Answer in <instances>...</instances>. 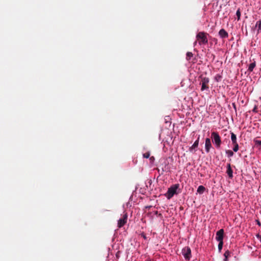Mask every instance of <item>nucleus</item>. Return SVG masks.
<instances>
[{
	"label": "nucleus",
	"instance_id": "9",
	"mask_svg": "<svg viewBox=\"0 0 261 261\" xmlns=\"http://www.w3.org/2000/svg\"><path fill=\"white\" fill-rule=\"evenodd\" d=\"M226 173L228 175V176H229V177L230 178H232V177H233V171H232V170L231 168V166H230V164H227V171H226Z\"/></svg>",
	"mask_w": 261,
	"mask_h": 261
},
{
	"label": "nucleus",
	"instance_id": "7",
	"mask_svg": "<svg viewBox=\"0 0 261 261\" xmlns=\"http://www.w3.org/2000/svg\"><path fill=\"white\" fill-rule=\"evenodd\" d=\"M224 230L221 229L216 232V239L218 242L223 241Z\"/></svg>",
	"mask_w": 261,
	"mask_h": 261
},
{
	"label": "nucleus",
	"instance_id": "17",
	"mask_svg": "<svg viewBox=\"0 0 261 261\" xmlns=\"http://www.w3.org/2000/svg\"><path fill=\"white\" fill-rule=\"evenodd\" d=\"M226 154L227 155L228 157H231L233 155V152L231 150H226L225 151Z\"/></svg>",
	"mask_w": 261,
	"mask_h": 261
},
{
	"label": "nucleus",
	"instance_id": "25",
	"mask_svg": "<svg viewBox=\"0 0 261 261\" xmlns=\"http://www.w3.org/2000/svg\"><path fill=\"white\" fill-rule=\"evenodd\" d=\"M149 160H150V162H153L154 161L155 159H154V156H152L149 158Z\"/></svg>",
	"mask_w": 261,
	"mask_h": 261
},
{
	"label": "nucleus",
	"instance_id": "15",
	"mask_svg": "<svg viewBox=\"0 0 261 261\" xmlns=\"http://www.w3.org/2000/svg\"><path fill=\"white\" fill-rule=\"evenodd\" d=\"M205 190V188L204 186H199L198 187L197 192L199 194H202L204 192Z\"/></svg>",
	"mask_w": 261,
	"mask_h": 261
},
{
	"label": "nucleus",
	"instance_id": "20",
	"mask_svg": "<svg viewBox=\"0 0 261 261\" xmlns=\"http://www.w3.org/2000/svg\"><path fill=\"white\" fill-rule=\"evenodd\" d=\"M236 15L237 16V19L238 20H239L240 19L241 17V11L240 9H238L236 12Z\"/></svg>",
	"mask_w": 261,
	"mask_h": 261
},
{
	"label": "nucleus",
	"instance_id": "27",
	"mask_svg": "<svg viewBox=\"0 0 261 261\" xmlns=\"http://www.w3.org/2000/svg\"><path fill=\"white\" fill-rule=\"evenodd\" d=\"M142 237H143L145 239H146V237L144 233H142Z\"/></svg>",
	"mask_w": 261,
	"mask_h": 261
},
{
	"label": "nucleus",
	"instance_id": "22",
	"mask_svg": "<svg viewBox=\"0 0 261 261\" xmlns=\"http://www.w3.org/2000/svg\"><path fill=\"white\" fill-rule=\"evenodd\" d=\"M229 255H230V252L228 250L226 251L224 254V255L225 258H228V257L229 256Z\"/></svg>",
	"mask_w": 261,
	"mask_h": 261
},
{
	"label": "nucleus",
	"instance_id": "23",
	"mask_svg": "<svg viewBox=\"0 0 261 261\" xmlns=\"http://www.w3.org/2000/svg\"><path fill=\"white\" fill-rule=\"evenodd\" d=\"M252 111L255 113H256L257 112V106H254L253 109L252 110Z\"/></svg>",
	"mask_w": 261,
	"mask_h": 261
},
{
	"label": "nucleus",
	"instance_id": "24",
	"mask_svg": "<svg viewBox=\"0 0 261 261\" xmlns=\"http://www.w3.org/2000/svg\"><path fill=\"white\" fill-rule=\"evenodd\" d=\"M255 144L260 145H261V140H256Z\"/></svg>",
	"mask_w": 261,
	"mask_h": 261
},
{
	"label": "nucleus",
	"instance_id": "29",
	"mask_svg": "<svg viewBox=\"0 0 261 261\" xmlns=\"http://www.w3.org/2000/svg\"><path fill=\"white\" fill-rule=\"evenodd\" d=\"M224 261H227V258L225 257Z\"/></svg>",
	"mask_w": 261,
	"mask_h": 261
},
{
	"label": "nucleus",
	"instance_id": "19",
	"mask_svg": "<svg viewBox=\"0 0 261 261\" xmlns=\"http://www.w3.org/2000/svg\"><path fill=\"white\" fill-rule=\"evenodd\" d=\"M223 245V241L219 242L218 249L220 252L221 251V250L222 249Z\"/></svg>",
	"mask_w": 261,
	"mask_h": 261
},
{
	"label": "nucleus",
	"instance_id": "5",
	"mask_svg": "<svg viewBox=\"0 0 261 261\" xmlns=\"http://www.w3.org/2000/svg\"><path fill=\"white\" fill-rule=\"evenodd\" d=\"M210 80L207 77H201L200 84L201 85V91H204L208 89V83Z\"/></svg>",
	"mask_w": 261,
	"mask_h": 261
},
{
	"label": "nucleus",
	"instance_id": "18",
	"mask_svg": "<svg viewBox=\"0 0 261 261\" xmlns=\"http://www.w3.org/2000/svg\"><path fill=\"white\" fill-rule=\"evenodd\" d=\"M233 151L234 152H237L239 149V145H238V143L236 144H233Z\"/></svg>",
	"mask_w": 261,
	"mask_h": 261
},
{
	"label": "nucleus",
	"instance_id": "14",
	"mask_svg": "<svg viewBox=\"0 0 261 261\" xmlns=\"http://www.w3.org/2000/svg\"><path fill=\"white\" fill-rule=\"evenodd\" d=\"M256 66V62L255 61H254L253 62L251 63L249 65L248 67V71L249 72H252L253 70V69Z\"/></svg>",
	"mask_w": 261,
	"mask_h": 261
},
{
	"label": "nucleus",
	"instance_id": "30",
	"mask_svg": "<svg viewBox=\"0 0 261 261\" xmlns=\"http://www.w3.org/2000/svg\"><path fill=\"white\" fill-rule=\"evenodd\" d=\"M257 224L258 225H260V223L259 221H257Z\"/></svg>",
	"mask_w": 261,
	"mask_h": 261
},
{
	"label": "nucleus",
	"instance_id": "31",
	"mask_svg": "<svg viewBox=\"0 0 261 261\" xmlns=\"http://www.w3.org/2000/svg\"><path fill=\"white\" fill-rule=\"evenodd\" d=\"M233 107H234V108H236V105H235V104H234V103H233Z\"/></svg>",
	"mask_w": 261,
	"mask_h": 261
},
{
	"label": "nucleus",
	"instance_id": "1",
	"mask_svg": "<svg viewBox=\"0 0 261 261\" xmlns=\"http://www.w3.org/2000/svg\"><path fill=\"white\" fill-rule=\"evenodd\" d=\"M208 34L204 32H200L196 35L197 40L200 45H205L208 42L207 35Z\"/></svg>",
	"mask_w": 261,
	"mask_h": 261
},
{
	"label": "nucleus",
	"instance_id": "4",
	"mask_svg": "<svg viewBox=\"0 0 261 261\" xmlns=\"http://www.w3.org/2000/svg\"><path fill=\"white\" fill-rule=\"evenodd\" d=\"M181 253L186 260H189L191 258V250L189 246L184 247L181 250Z\"/></svg>",
	"mask_w": 261,
	"mask_h": 261
},
{
	"label": "nucleus",
	"instance_id": "16",
	"mask_svg": "<svg viewBox=\"0 0 261 261\" xmlns=\"http://www.w3.org/2000/svg\"><path fill=\"white\" fill-rule=\"evenodd\" d=\"M193 54L191 52H187L186 54V59L188 61H190L191 58L193 57Z\"/></svg>",
	"mask_w": 261,
	"mask_h": 261
},
{
	"label": "nucleus",
	"instance_id": "11",
	"mask_svg": "<svg viewBox=\"0 0 261 261\" xmlns=\"http://www.w3.org/2000/svg\"><path fill=\"white\" fill-rule=\"evenodd\" d=\"M199 136L197 138V139L195 141L194 144L192 145L191 147L189 148V151L190 152H192L193 150L195 149V148L197 147L199 144Z\"/></svg>",
	"mask_w": 261,
	"mask_h": 261
},
{
	"label": "nucleus",
	"instance_id": "10",
	"mask_svg": "<svg viewBox=\"0 0 261 261\" xmlns=\"http://www.w3.org/2000/svg\"><path fill=\"white\" fill-rule=\"evenodd\" d=\"M219 34L222 38H226L228 37L227 32L223 29H222L219 31Z\"/></svg>",
	"mask_w": 261,
	"mask_h": 261
},
{
	"label": "nucleus",
	"instance_id": "13",
	"mask_svg": "<svg viewBox=\"0 0 261 261\" xmlns=\"http://www.w3.org/2000/svg\"><path fill=\"white\" fill-rule=\"evenodd\" d=\"M231 140L232 144L237 143V136L233 133H231Z\"/></svg>",
	"mask_w": 261,
	"mask_h": 261
},
{
	"label": "nucleus",
	"instance_id": "26",
	"mask_svg": "<svg viewBox=\"0 0 261 261\" xmlns=\"http://www.w3.org/2000/svg\"><path fill=\"white\" fill-rule=\"evenodd\" d=\"M256 237L259 239L260 241L261 242V236L259 234H256Z\"/></svg>",
	"mask_w": 261,
	"mask_h": 261
},
{
	"label": "nucleus",
	"instance_id": "2",
	"mask_svg": "<svg viewBox=\"0 0 261 261\" xmlns=\"http://www.w3.org/2000/svg\"><path fill=\"white\" fill-rule=\"evenodd\" d=\"M179 187V184H175L168 188L167 192L165 194V196L167 199H171L174 194H177L176 191Z\"/></svg>",
	"mask_w": 261,
	"mask_h": 261
},
{
	"label": "nucleus",
	"instance_id": "21",
	"mask_svg": "<svg viewBox=\"0 0 261 261\" xmlns=\"http://www.w3.org/2000/svg\"><path fill=\"white\" fill-rule=\"evenodd\" d=\"M143 156L144 158H149L150 156V152H147L143 154Z\"/></svg>",
	"mask_w": 261,
	"mask_h": 261
},
{
	"label": "nucleus",
	"instance_id": "12",
	"mask_svg": "<svg viewBox=\"0 0 261 261\" xmlns=\"http://www.w3.org/2000/svg\"><path fill=\"white\" fill-rule=\"evenodd\" d=\"M255 27L257 28V32L258 34L261 33V20L256 22Z\"/></svg>",
	"mask_w": 261,
	"mask_h": 261
},
{
	"label": "nucleus",
	"instance_id": "8",
	"mask_svg": "<svg viewBox=\"0 0 261 261\" xmlns=\"http://www.w3.org/2000/svg\"><path fill=\"white\" fill-rule=\"evenodd\" d=\"M212 147V144L211 139L208 138H206L205 143V151L207 153L210 152V149Z\"/></svg>",
	"mask_w": 261,
	"mask_h": 261
},
{
	"label": "nucleus",
	"instance_id": "6",
	"mask_svg": "<svg viewBox=\"0 0 261 261\" xmlns=\"http://www.w3.org/2000/svg\"><path fill=\"white\" fill-rule=\"evenodd\" d=\"M127 213H124L118 221V227L119 228L123 227L127 222Z\"/></svg>",
	"mask_w": 261,
	"mask_h": 261
},
{
	"label": "nucleus",
	"instance_id": "32",
	"mask_svg": "<svg viewBox=\"0 0 261 261\" xmlns=\"http://www.w3.org/2000/svg\"><path fill=\"white\" fill-rule=\"evenodd\" d=\"M147 261H150V260H148Z\"/></svg>",
	"mask_w": 261,
	"mask_h": 261
},
{
	"label": "nucleus",
	"instance_id": "3",
	"mask_svg": "<svg viewBox=\"0 0 261 261\" xmlns=\"http://www.w3.org/2000/svg\"><path fill=\"white\" fill-rule=\"evenodd\" d=\"M211 138L217 148H219L221 144V140L219 134L213 132L211 134Z\"/></svg>",
	"mask_w": 261,
	"mask_h": 261
},
{
	"label": "nucleus",
	"instance_id": "28",
	"mask_svg": "<svg viewBox=\"0 0 261 261\" xmlns=\"http://www.w3.org/2000/svg\"><path fill=\"white\" fill-rule=\"evenodd\" d=\"M196 44H197V41H196L194 43V46H195Z\"/></svg>",
	"mask_w": 261,
	"mask_h": 261
}]
</instances>
